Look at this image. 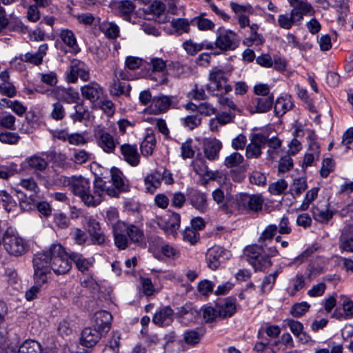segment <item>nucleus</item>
I'll return each mask as SVG.
<instances>
[{"label": "nucleus", "mask_w": 353, "mask_h": 353, "mask_svg": "<svg viewBox=\"0 0 353 353\" xmlns=\"http://www.w3.org/2000/svg\"><path fill=\"white\" fill-rule=\"evenodd\" d=\"M69 259L70 254L60 244H53L48 250L37 254L32 260L34 279L38 283H46L51 270L56 274L68 273L72 268Z\"/></svg>", "instance_id": "nucleus-1"}, {"label": "nucleus", "mask_w": 353, "mask_h": 353, "mask_svg": "<svg viewBox=\"0 0 353 353\" xmlns=\"http://www.w3.org/2000/svg\"><path fill=\"white\" fill-rule=\"evenodd\" d=\"M278 227L274 224L268 225L261 234L259 243L247 246L244 254L248 263L256 271H265L272 265V257L279 254L275 246L268 247L266 241H272L277 231Z\"/></svg>", "instance_id": "nucleus-2"}, {"label": "nucleus", "mask_w": 353, "mask_h": 353, "mask_svg": "<svg viewBox=\"0 0 353 353\" xmlns=\"http://www.w3.org/2000/svg\"><path fill=\"white\" fill-rule=\"evenodd\" d=\"M90 188V181L80 176L76 177L71 191L75 196L79 197L85 205L94 207L101 203L104 195L103 180L100 178L95 180L93 192Z\"/></svg>", "instance_id": "nucleus-3"}, {"label": "nucleus", "mask_w": 353, "mask_h": 353, "mask_svg": "<svg viewBox=\"0 0 353 353\" xmlns=\"http://www.w3.org/2000/svg\"><path fill=\"white\" fill-rule=\"evenodd\" d=\"M3 243L6 251L14 256H22L28 250L25 240L12 228H8L6 230Z\"/></svg>", "instance_id": "nucleus-4"}, {"label": "nucleus", "mask_w": 353, "mask_h": 353, "mask_svg": "<svg viewBox=\"0 0 353 353\" xmlns=\"http://www.w3.org/2000/svg\"><path fill=\"white\" fill-rule=\"evenodd\" d=\"M229 73L217 67L213 68L209 72V83L207 90L214 93L216 91L227 94L232 90L228 83Z\"/></svg>", "instance_id": "nucleus-5"}, {"label": "nucleus", "mask_w": 353, "mask_h": 353, "mask_svg": "<svg viewBox=\"0 0 353 353\" xmlns=\"http://www.w3.org/2000/svg\"><path fill=\"white\" fill-rule=\"evenodd\" d=\"M111 180L112 185L107 186L106 182L104 183V194L112 197H118L121 192H128L129 190L128 181L123 175V172L118 168L111 169Z\"/></svg>", "instance_id": "nucleus-6"}, {"label": "nucleus", "mask_w": 353, "mask_h": 353, "mask_svg": "<svg viewBox=\"0 0 353 353\" xmlns=\"http://www.w3.org/2000/svg\"><path fill=\"white\" fill-rule=\"evenodd\" d=\"M215 47L222 51L235 49L238 46L237 35L235 32L219 28L216 32Z\"/></svg>", "instance_id": "nucleus-7"}, {"label": "nucleus", "mask_w": 353, "mask_h": 353, "mask_svg": "<svg viewBox=\"0 0 353 353\" xmlns=\"http://www.w3.org/2000/svg\"><path fill=\"white\" fill-rule=\"evenodd\" d=\"M94 137L98 146L103 152L108 154L114 152L118 141L104 128L97 127L94 131Z\"/></svg>", "instance_id": "nucleus-8"}, {"label": "nucleus", "mask_w": 353, "mask_h": 353, "mask_svg": "<svg viewBox=\"0 0 353 353\" xmlns=\"http://www.w3.org/2000/svg\"><path fill=\"white\" fill-rule=\"evenodd\" d=\"M263 199L261 195L241 193L236 196V204L240 210L252 212L261 210Z\"/></svg>", "instance_id": "nucleus-9"}, {"label": "nucleus", "mask_w": 353, "mask_h": 353, "mask_svg": "<svg viewBox=\"0 0 353 353\" xmlns=\"http://www.w3.org/2000/svg\"><path fill=\"white\" fill-rule=\"evenodd\" d=\"M181 216L178 213H172L168 219L157 217L156 223L159 228L168 235L175 237L180 227Z\"/></svg>", "instance_id": "nucleus-10"}, {"label": "nucleus", "mask_w": 353, "mask_h": 353, "mask_svg": "<svg viewBox=\"0 0 353 353\" xmlns=\"http://www.w3.org/2000/svg\"><path fill=\"white\" fill-rule=\"evenodd\" d=\"M78 77L83 81H87L90 79V73L83 62L73 59L71 61L70 70L66 73V80L69 83H74L77 81Z\"/></svg>", "instance_id": "nucleus-11"}, {"label": "nucleus", "mask_w": 353, "mask_h": 353, "mask_svg": "<svg viewBox=\"0 0 353 353\" xmlns=\"http://www.w3.org/2000/svg\"><path fill=\"white\" fill-rule=\"evenodd\" d=\"M267 138L262 134H252L250 143L247 145L245 156L248 159H258L262 153L261 148L265 146Z\"/></svg>", "instance_id": "nucleus-12"}, {"label": "nucleus", "mask_w": 353, "mask_h": 353, "mask_svg": "<svg viewBox=\"0 0 353 353\" xmlns=\"http://www.w3.org/2000/svg\"><path fill=\"white\" fill-rule=\"evenodd\" d=\"M290 5L293 8L291 13L297 23H299L304 15H313L314 10L312 5L307 0H288Z\"/></svg>", "instance_id": "nucleus-13"}, {"label": "nucleus", "mask_w": 353, "mask_h": 353, "mask_svg": "<svg viewBox=\"0 0 353 353\" xmlns=\"http://www.w3.org/2000/svg\"><path fill=\"white\" fill-rule=\"evenodd\" d=\"M48 50V45L47 43L41 44L38 50L34 52H27L24 54H20L19 57H16L11 63L14 64L18 59L21 61L32 64L34 65H39L43 62V57L46 55Z\"/></svg>", "instance_id": "nucleus-14"}, {"label": "nucleus", "mask_w": 353, "mask_h": 353, "mask_svg": "<svg viewBox=\"0 0 353 353\" xmlns=\"http://www.w3.org/2000/svg\"><path fill=\"white\" fill-rule=\"evenodd\" d=\"M230 8L232 11L237 14V20L241 28H245L251 26L250 24L249 17L247 14H252L254 12V8L250 4L240 5L234 2H230Z\"/></svg>", "instance_id": "nucleus-15"}, {"label": "nucleus", "mask_w": 353, "mask_h": 353, "mask_svg": "<svg viewBox=\"0 0 353 353\" xmlns=\"http://www.w3.org/2000/svg\"><path fill=\"white\" fill-rule=\"evenodd\" d=\"M274 103V96L256 97L252 99L248 110L251 114L265 113L270 110Z\"/></svg>", "instance_id": "nucleus-16"}, {"label": "nucleus", "mask_w": 353, "mask_h": 353, "mask_svg": "<svg viewBox=\"0 0 353 353\" xmlns=\"http://www.w3.org/2000/svg\"><path fill=\"white\" fill-rule=\"evenodd\" d=\"M188 199L190 204L201 212H205L208 209V200L205 193L193 188L187 191Z\"/></svg>", "instance_id": "nucleus-17"}, {"label": "nucleus", "mask_w": 353, "mask_h": 353, "mask_svg": "<svg viewBox=\"0 0 353 353\" xmlns=\"http://www.w3.org/2000/svg\"><path fill=\"white\" fill-rule=\"evenodd\" d=\"M103 335L105 334L94 326L85 327L81 332V343L87 347H93Z\"/></svg>", "instance_id": "nucleus-18"}, {"label": "nucleus", "mask_w": 353, "mask_h": 353, "mask_svg": "<svg viewBox=\"0 0 353 353\" xmlns=\"http://www.w3.org/2000/svg\"><path fill=\"white\" fill-rule=\"evenodd\" d=\"M112 315L105 310H100L94 314L93 325L94 327L106 334L111 327Z\"/></svg>", "instance_id": "nucleus-19"}, {"label": "nucleus", "mask_w": 353, "mask_h": 353, "mask_svg": "<svg viewBox=\"0 0 353 353\" xmlns=\"http://www.w3.org/2000/svg\"><path fill=\"white\" fill-rule=\"evenodd\" d=\"M339 247L341 252H353V225L351 223L343 229L339 240Z\"/></svg>", "instance_id": "nucleus-20"}, {"label": "nucleus", "mask_w": 353, "mask_h": 353, "mask_svg": "<svg viewBox=\"0 0 353 353\" xmlns=\"http://www.w3.org/2000/svg\"><path fill=\"white\" fill-rule=\"evenodd\" d=\"M216 307L218 309L220 318H230L236 312V300L232 297L225 298L216 302Z\"/></svg>", "instance_id": "nucleus-21"}, {"label": "nucleus", "mask_w": 353, "mask_h": 353, "mask_svg": "<svg viewBox=\"0 0 353 353\" xmlns=\"http://www.w3.org/2000/svg\"><path fill=\"white\" fill-rule=\"evenodd\" d=\"M174 311L170 306H164L156 312L152 322L159 326L170 325L174 319Z\"/></svg>", "instance_id": "nucleus-22"}, {"label": "nucleus", "mask_w": 353, "mask_h": 353, "mask_svg": "<svg viewBox=\"0 0 353 353\" xmlns=\"http://www.w3.org/2000/svg\"><path fill=\"white\" fill-rule=\"evenodd\" d=\"M224 253V250L220 246H214L208 249L206 253L208 266L213 270H216L222 262Z\"/></svg>", "instance_id": "nucleus-23"}, {"label": "nucleus", "mask_w": 353, "mask_h": 353, "mask_svg": "<svg viewBox=\"0 0 353 353\" xmlns=\"http://www.w3.org/2000/svg\"><path fill=\"white\" fill-rule=\"evenodd\" d=\"M82 96L91 102L97 101L102 95V88L96 82H91L81 88Z\"/></svg>", "instance_id": "nucleus-24"}, {"label": "nucleus", "mask_w": 353, "mask_h": 353, "mask_svg": "<svg viewBox=\"0 0 353 353\" xmlns=\"http://www.w3.org/2000/svg\"><path fill=\"white\" fill-rule=\"evenodd\" d=\"M120 148L124 160L130 165L137 166L139 163L140 156L137 145L125 143L121 145Z\"/></svg>", "instance_id": "nucleus-25"}, {"label": "nucleus", "mask_w": 353, "mask_h": 353, "mask_svg": "<svg viewBox=\"0 0 353 353\" xmlns=\"http://www.w3.org/2000/svg\"><path fill=\"white\" fill-rule=\"evenodd\" d=\"M70 259L74 262L77 270L83 274L89 272L94 262L93 258H85L81 254L77 252H71Z\"/></svg>", "instance_id": "nucleus-26"}, {"label": "nucleus", "mask_w": 353, "mask_h": 353, "mask_svg": "<svg viewBox=\"0 0 353 353\" xmlns=\"http://www.w3.org/2000/svg\"><path fill=\"white\" fill-rule=\"evenodd\" d=\"M6 353H42L41 346L34 340H26L17 350L12 346Z\"/></svg>", "instance_id": "nucleus-27"}, {"label": "nucleus", "mask_w": 353, "mask_h": 353, "mask_svg": "<svg viewBox=\"0 0 353 353\" xmlns=\"http://www.w3.org/2000/svg\"><path fill=\"white\" fill-rule=\"evenodd\" d=\"M329 204L318 203L312 208L313 218L319 222H327L333 216V212L328 208Z\"/></svg>", "instance_id": "nucleus-28"}, {"label": "nucleus", "mask_w": 353, "mask_h": 353, "mask_svg": "<svg viewBox=\"0 0 353 353\" xmlns=\"http://www.w3.org/2000/svg\"><path fill=\"white\" fill-rule=\"evenodd\" d=\"M221 148L222 144L219 140L216 139L207 140L204 143L203 148L205 157L210 161L217 159Z\"/></svg>", "instance_id": "nucleus-29"}, {"label": "nucleus", "mask_w": 353, "mask_h": 353, "mask_svg": "<svg viewBox=\"0 0 353 353\" xmlns=\"http://www.w3.org/2000/svg\"><path fill=\"white\" fill-rule=\"evenodd\" d=\"M294 104L290 96L280 97L277 98L274 103V114L277 117H281L291 110Z\"/></svg>", "instance_id": "nucleus-30"}, {"label": "nucleus", "mask_w": 353, "mask_h": 353, "mask_svg": "<svg viewBox=\"0 0 353 353\" xmlns=\"http://www.w3.org/2000/svg\"><path fill=\"white\" fill-rule=\"evenodd\" d=\"M194 171L200 176H206L208 179L214 180L216 178V173L209 170L205 161L202 157H197L192 161Z\"/></svg>", "instance_id": "nucleus-31"}, {"label": "nucleus", "mask_w": 353, "mask_h": 353, "mask_svg": "<svg viewBox=\"0 0 353 353\" xmlns=\"http://www.w3.org/2000/svg\"><path fill=\"white\" fill-rule=\"evenodd\" d=\"M171 105V98L168 96L154 97L152 99L151 108L155 114L163 113L168 110Z\"/></svg>", "instance_id": "nucleus-32"}, {"label": "nucleus", "mask_w": 353, "mask_h": 353, "mask_svg": "<svg viewBox=\"0 0 353 353\" xmlns=\"http://www.w3.org/2000/svg\"><path fill=\"white\" fill-rule=\"evenodd\" d=\"M162 181V177L161 176V172L159 171H154L148 174L145 179V185L147 192L153 193L154 191L160 187Z\"/></svg>", "instance_id": "nucleus-33"}, {"label": "nucleus", "mask_w": 353, "mask_h": 353, "mask_svg": "<svg viewBox=\"0 0 353 353\" xmlns=\"http://www.w3.org/2000/svg\"><path fill=\"white\" fill-rule=\"evenodd\" d=\"M282 272V268L279 267L277 268L274 272L266 275L262 281L261 285V292L262 293L270 292L272 289L275 284L276 278L279 274Z\"/></svg>", "instance_id": "nucleus-34"}, {"label": "nucleus", "mask_w": 353, "mask_h": 353, "mask_svg": "<svg viewBox=\"0 0 353 353\" xmlns=\"http://www.w3.org/2000/svg\"><path fill=\"white\" fill-rule=\"evenodd\" d=\"M59 37L67 46L72 49V52H77L79 51L77 39L72 30L68 29L61 30Z\"/></svg>", "instance_id": "nucleus-35"}, {"label": "nucleus", "mask_w": 353, "mask_h": 353, "mask_svg": "<svg viewBox=\"0 0 353 353\" xmlns=\"http://www.w3.org/2000/svg\"><path fill=\"white\" fill-rule=\"evenodd\" d=\"M205 13H201L199 16L195 17L191 21V25L196 26L199 30L207 31L213 30L215 24L211 20L204 17Z\"/></svg>", "instance_id": "nucleus-36"}, {"label": "nucleus", "mask_w": 353, "mask_h": 353, "mask_svg": "<svg viewBox=\"0 0 353 353\" xmlns=\"http://www.w3.org/2000/svg\"><path fill=\"white\" fill-rule=\"evenodd\" d=\"M60 99L67 103H76L79 100V94L72 88H59Z\"/></svg>", "instance_id": "nucleus-37"}, {"label": "nucleus", "mask_w": 353, "mask_h": 353, "mask_svg": "<svg viewBox=\"0 0 353 353\" xmlns=\"http://www.w3.org/2000/svg\"><path fill=\"white\" fill-rule=\"evenodd\" d=\"M292 287L286 289L288 294L290 296H294L297 292L302 290L305 285V278L301 274H297L295 277L290 280Z\"/></svg>", "instance_id": "nucleus-38"}, {"label": "nucleus", "mask_w": 353, "mask_h": 353, "mask_svg": "<svg viewBox=\"0 0 353 353\" xmlns=\"http://www.w3.org/2000/svg\"><path fill=\"white\" fill-rule=\"evenodd\" d=\"M28 167L34 171H43L48 167L47 161L41 157L34 155L26 159Z\"/></svg>", "instance_id": "nucleus-39"}, {"label": "nucleus", "mask_w": 353, "mask_h": 353, "mask_svg": "<svg viewBox=\"0 0 353 353\" xmlns=\"http://www.w3.org/2000/svg\"><path fill=\"white\" fill-rule=\"evenodd\" d=\"M131 87L126 82H121L118 79H114L110 86V93L112 95L119 96L121 94H129Z\"/></svg>", "instance_id": "nucleus-40"}, {"label": "nucleus", "mask_w": 353, "mask_h": 353, "mask_svg": "<svg viewBox=\"0 0 353 353\" xmlns=\"http://www.w3.org/2000/svg\"><path fill=\"white\" fill-rule=\"evenodd\" d=\"M0 198L4 209L8 213L17 211V203L8 192L6 190H0Z\"/></svg>", "instance_id": "nucleus-41"}, {"label": "nucleus", "mask_w": 353, "mask_h": 353, "mask_svg": "<svg viewBox=\"0 0 353 353\" xmlns=\"http://www.w3.org/2000/svg\"><path fill=\"white\" fill-rule=\"evenodd\" d=\"M250 36L244 40V43L247 46H252L253 43L256 45H261L264 42L263 37L258 34L259 26L256 23H252L250 26Z\"/></svg>", "instance_id": "nucleus-42"}, {"label": "nucleus", "mask_w": 353, "mask_h": 353, "mask_svg": "<svg viewBox=\"0 0 353 353\" xmlns=\"http://www.w3.org/2000/svg\"><path fill=\"white\" fill-rule=\"evenodd\" d=\"M307 187L306 179L303 177H299L293 181L290 191L292 195L295 197L303 192L307 189Z\"/></svg>", "instance_id": "nucleus-43"}, {"label": "nucleus", "mask_w": 353, "mask_h": 353, "mask_svg": "<svg viewBox=\"0 0 353 353\" xmlns=\"http://www.w3.org/2000/svg\"><path fill=\"white\" fill-rule=\"evenodd\" d=\"M16 118L9 112H3L0 115V127L10 130H16Z\"/></svg>", "instance_id": "nucleus-44"}, {"label": "nucleus", "mask_w": 353, "mask_h": 353, "mask_svg": "<svg viewBox=\"0 0 353 353\" xmlns=\"http://www.w3.org/2000/svg\"><path fill=\"white\" fill-rule=\"evenodd\" d=\"M117 8L124 19L129 20V16L134 11L135 7L131 1L123 0L118 3Z\"/></svg>", "instance_id": "nucleus-45"}, {"label": "nucleus", "mask_w": 353, "mask_h": 353, "mask_svg": "<svg viewBox=\"0 0 353 353\" xmlns=\"http://www.w3.org/2000/svg\"><path fill=\"white\" fill-rule=\"evenodd\" d=\"M190 24V21L184 18L173 19L171 21L172 27L180 34L184 32H189Z\"/></svg>", "instance_id": "nucleus-46"}, {"label": "nucleus", "mask_w": 353, "mask_h": 353, "mask_svg": "<svg viewBox=\"0 0 353 353\" xmlns=\"http://www.w3.org/2000/svg\"><path fill=\"white\" fill-rule=\"evenodd\" d=\"M101 30L104 33L105 36L108 39H115L119 37V28L114 22H109L106 24H103Z\"/></svg>", "instance_id": "nucleus-47"}, {"label": "nucleus", "mask_w": 353, "mask_h": 353, "mask_svg": "<svg viewBox=\"0 0 353 353\" xmlns=\"http://www.w3.org/2000/svg\"><path fill=\"white\" fill-rule=\"evenodd\" d=\"M297 23L291 12L290 14H282L278 17V24L283 29L290 30L294 25Z\"/></svg>", "instance_id": "nucleus-48"}, {"label": "nucleus", "mask_w": 353, "mask_h": 353, "mask_svg": "<svg viewBox=\"0 0 353 353\" xmlns=\"http://www.w3.org/2000/svg\"><path fill=\"white\" fill-rule=\"evenodd\" d=\"M199 312L197 310L194 308L190 303H186L183 306H181L177 309L176 312V316L178 317H185L187 316H190V319L198 316Z\"/></svg>", "instance_id": "nucleus-49"}, {"label": "nucleus", "mask_w": 353, "mask_h": 353, "mask_svg": "<svg viewBox=\"0 0 353 353\" xmlns=\"http://www.w3.org/2000/svg\"><path fill=\"white\" fill-rule=\"evenodd\" d=\"M37 205V201L34 195L32 194L30 196L23 195L19 199V207L22 211H31L35 209Z\"/></svg>", "instance_id": "nucleus-50"}, {"label": "nucleus", "mask_w": 353, "mask_h": 353, "mask_svg": "<svg viewBox=\"0 0 353 353\" xmlns=\"http://www.w3.org/2000/svg\"><path fill=\"white\" fill-rule=\"evenodd\" d=\"M126 233L131 241L138 243L143 239V232L137 226L130 225L126 228Z\"/></svg>", "instance_id": "nucleus-51"}, {"label": "nucleus", "mask_w": 353, "mask_h": 353, "mask_svg": "<svg viewBox=\"0 0 353 353\" xmlns=\"http://www.w3.org/2000/svg\"><path fill=\"white\" fill-rule=\"evenodd\" d=\"M319 188L314 187L306 192L305 198L300 206V210H306L308 209L310 204L317 197Z\"/></svg>", "instance_id": "nucleus-52"}, {"label": "nucleus", "mask_w": 353, "mask_h": 353, "mask_svg": "<svg viewBox=\"0 0 353 353\" xmlns=\"http://www.w3.org/2000/svg\"><path fill=\"white\" fill-rule=\"evenodd\" d=\"M203 317L206 323H211L219 317L217 307L212 306H205L202 308Z\"/></svg>", "instance_id": "nucleus-53"}, {"label": "nucleus", "mask_w": 353, "mask_h": 353, "mask_svg": "<svg viewBox=\"0 0 353 353\" xmlns=\"http://www.w3.org/2000/svg\"><path fill=\"white\" fill-rule=\"evenodd\" d=\"M243 160V155L237 152H234L225 159L224 164L227 168H233L241 164Z\"/></svg>", "instance_id": "nucleus-54"}, {"label": "nucleus", "mask_w": 353, "mask_h": 353, "mask_svg": "<svg viewBox=\"0 0 353 353\" xmlns=\"http://www.w3.org/2000/svg\"><path fill=\"white\" fill-rule=\"evenodd\" d=\"M91 154L85 150L76 149L74 150L71 160L77 164H83L88 161Z\"/></svg>", "instance_id": "nucleus-55"}, {"label": "nucleus", "mask_w": 353, "mask_h": 353, "mask_svg": "<svg viewBox=\"0 0 353 353\" xmlns=\"http://www.w3.org/2000/svg\"><path fill=\"white\" fill-rule=\"evenodd\" d=\"M288 185V183L285 180L280 179L271 183L269 185L268 189L272 194L279 195L283 194L287 190Z\"/></svg>", "instance_id": "nucleus-56"}, {"label": "nucleus", "mask_w": 353, "mask_h": 353, "mask_svg": "<svg viewBox=\"0 0 353 353\" xmlns=\"http://www.w3.org/2000/svg\"><path fill=\"white\" fill-rule=\"evenodd\" d=\"M203 336L201 330H192L184 333V340L188 344L194 345L198 343Z\"/></svg>", "instance_id": "nucleus-57"}, {"label": "nucleus", "mask_w": 353, "mask_h": 353, "mask_svg": "<svg viewBox=\"0 0 353 353\" xmlns=\"http://www.w3.org/2000/svg\"><path fill=\"white\" fill-rule=\"evenodd\" d=\"M20 139V136L16 132H0V142L6 144H17Z\"/></svg>", "instance_id": "nucleus-58"}, {"label": "nucleus", "mask_w": 353, "mask_h": 353, "mask_svg": "<svg viewBox=\"0 0 353 353\" xmlns=\"http://www.w3.org/2000/svg\"><path fill=\"white\" fill-rule=\"evenodd\" d=\"M310 305L307 302L295 303L290 310L291 314L296 318L302 316L308 311Z\"/></svg>", "instance_id": "nucleus-59"}, {"label": "nucleus", "mask_w": 353, "mask_h": 353, "mask_svg": "<svg viewBox=\"0 0 353 353\" xmlns=\"http://www.w3.org/2000/svg\"><path fill=\"white\" fill-rule=\"evenodd\" d=\"M65 116V110L63 105L60 102H56L52 105V110L50 112V117L56 121L62 120Z\"/></svg>", "instance_id": "nucleus-60"}, {"label": "nucleus", "mask_w": 353, "mask_h": 353, "mask_svg": "<svg viewBox=\"0 0 353 353\" xmlns=\"http://www.w3.org/2000/svg\"><path fill=\"white\" fill-rule=\"evenodd\" d=\"M214 288V283L207 279L200 281L197 286L199 293L206 296L212 293Z\"/></svg>", "instance_id": "nucleus-61"}, {"label": "nucleus", "mask_w": 353, "mask_h": 353, "mask_svg": "<svg viewBox=\"0 0 353 353\" xmlns=\"http://www.w3.org/2000/svg\"><path fill=\"white\" fill-rule=\"evenodd\" d=\"M74 113L70 115L74 121H82L88 117V110L81 105L77 104L74 106Z\"/></svg>", "instance_id": "nucleus-62"}, {"label": "nucleus", "mask_w": 353, "mask_h": 353, "mask_svg": "<svg viewBox=\"0 0 353 353\" xmlns=\"http://www.w3.org/2000/svg\"><path fill=\"white\" fill-rule=\"evenodd\" d=\"M0 93L7 97L12 98L16 96L17 90L11 82L0 83Z\"/></svg>", "instance_id": "nucleus-63"}, {"label": "nucleus", "mask_w": 353, "mask_h": 353, "mask_svg": "<svg viewBox=\"0 0 353 353\" xmlns=\"http://www.w3.org/2000/svg\"><path fill=\"white\" fill-rule=\"evenodd\" d=\"M183 240L190 242L192 245L196 243L199 239L198 232L194 229L187 227L183 232Z\"/></svg>", "instance_id": "nucleus-64"}]
</instances>
